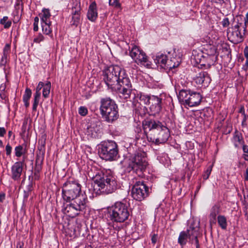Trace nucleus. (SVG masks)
I'll use <instances>...</instances> for the list:
<instances>
[{
	"label": "nucleus",
	"instance_id": "obj_35",
	"mask_svg": "<svg viewBox=\"0 0 248 248\" xmlns=\"http://www.w3.org/2000/svg\"><path fill=\"white\" fill-rule=\"evenodd\" d=\"M51 88V83L50 81H47L43 87V96L45 98H47L50 93V90Z\"/></svg>",
	"mask_w": 248,
	"mask_h": 248
},
{
	"label": "nucleus",
	"instance_id": "obj_28",
	"mask_svg": "<svg viewBox=\"0 0 248 248\" xmlns=\"http://www.w3.org/2000/svg\"><path fill=\"white\" fill-rule=\"evenodd\" d=\"M41 23L51 22L49 20L51 15L48 9H44L42 10V13L40 14Z\"/></svg>",
	"mask_w": 248,
	"mask_h": 248
},
{
	"label": "nucleus",
	"instance_id": "obj_15",
	"mask_svg": "<svg viewBox=\"0 0 248 248\" xmlns=\"http://www.w3.org/2000/svg\"><path fill=\"white\" fill-rule=\"evenodd\" d=\"M162 98L159 96L152 95L150 99L149 109L151 115L155 116L162 110Z\"/></svg>",
	"mask_w": 248,
	"mask_h": 248
},
{
	"label": "nucleus",
	"instance_id": "obj_1",
	"mask_svg": "<svg viewBox=\"0 0 248 248\" xmlns=\"http://www.w3.org/2000/svg\"><path fill=\"white\" fill-rule=\"evenodd\" d=\"M81 186L77 181L68 180L62 187V197L66 202L62 206V212L71 218H74L86 210L88 199L86 195L81 194Z\"/></svg>",
	"mask_w": 248,
	"mask_h": 248
},
{
	"label": "nucleus",
	"instance_id": "obj_3",
	"mask_svg": "<svg viewBox=\"0 0 248 248\" xmlns=\"http://www.w3.org/2000/svg\"><path fill=\"white\" fill-rule=\"evenodd\" d=\"M88 174L94 183V187L101 193L109 194L113 192L117 188V183L112 175H108L102 171L97 170L95 167H92L88 170Z\"/></svg>",
	"mask_w": 248,
	"mask_h": 248
},
{
	"label": "nucleus",
	"instance_id": "obj_53",
	"mask_svg": "<svg viewBox=\"0 0 248 248\" xmlns=\"http://www.w3.org/2000/svg\"><path fill=\"white\" fill-rule=\"evenodd\" d=\"M42 169V165L35 164L34 170L37 172H40Z\"/></svg>",
	"mask_w": 248,
	"mask_h": 248
},
{
	"label": "nucleus",
	"instance_id": "obj_4",
	"mask_svg": "<svg viewBox=\"0 0 248 248\" xmlns=\"http://www.w3.org/2000/svg\"><path fill=\"white\" fill-rule=\"evenodd\" d=\"M100 105V114L105 121L112 124L118 119L119 108L114 100L108 97L102 98Z\"/></svg>",
	"mask_w": 248,
	"mask_h": 248
},
{
	"label": "nucleus",
	"instance_id": "obj_7",
	"mask_svg": "<svg viewBox=\"0 0 248 248\" xmlns=\"http://www.w3.org/2000/svg\"><path fill=\"white\" fill-rule=\"evenodd\" d=\"M118 147L113 140L104 141L98 145V154L99 156L106 161L116 160L118 157Z\"/></svg>",
	"mask_w": 248,
	"mask_h": 248
},
{
	"label": "nucleus",
	"instance_id": "obj_25",
	"mask_svg": "<svg viewBox=\"0 0 248 248\" xmlns=\"http://www.w3.org/2000/svg\"><path fill=\"white\" fill-rule=\"evenodd\" d=\"M156 64H159L162 68L166 69L168 59L166 55L163 53H158L154 60Z\"/></svg>",
	"mask_w": 248,
	"mask_h": 248
},
{
	"label": "nucleus",
	"instance_id": "obj_14",
	"mask_svg": "<svg viewBox=\"0 0 248 248\" xmlns=\"http://www.w3.org/2000/svg\"><path fill=\"white\" fill-rule=\"evenodd\" d=\"M241 30L236 28V26H232L227 30V36L232 42L237 44L242 42L244 40L245 32Z\"/></svg>",
	"mask_w": 248,
	"mask_h": 248
},
{
	"label": "nucleus",
	"instance_id": "obj_23",
	"mask_svg": "<svg viewBox=\"0 0 248 248\" xmlns=\"http://www.w3.org/2000/svg\"><path fill=\"white\" fill-rule=\"evenodd\" d=\"M197 53L206 55L207 57L210 56L217 57L216 48L215 46L211 45H207L203 48V49L201 51Z\"/></svg>",
	"mask_w": 248,
	"mask_h": 248
},
{
	"label": "nucleus",
	"instance_id": "obj_6",
	"mask_svg": "<svg viewBox=\"0 0 248 248\" xmlns=\"http://www.w3.org/2000/svg\"><path fill=\"white\" fill-rule=\"evenodd\" d=\"M148 165L146 154L142 151L136 152L130 159L127 169L133 171L139 177H143V173Z\"/></svg>",
	"mask_w": 248,
	"mask_h": 248
},
{
	"label": "nucleus",
	"instance_id": "obj_11",
	"mask_svg": "<svg viewBox=\"0 0 248 248\" xmlns=\"http://www.w3.org/2000/svg\"><path fill=\"white\" fill-rule=\"evenodd\" d=\"M129 55L134 61L138 64L149 65L148 57L145 53L140 48L133 45L131 48L129 46Z\"/></svg>",
	"mask_w": 248,
	"mask_h": 248
},
{
	"label": "nucleus",
	"instance_id": "obj_64",
	"mask_svg": "<svg viewBox=\"0 0 248 248\" xmlns=\"http://www.w3.org/2000/svg\"><path fill=\"white\" fill-rule=\"evenodd\" d=\"M244 21L246 25L248 24V12L246 14V17H244Z\"/></svg>",
	"mask_w": 248,
	"mask_h": 248
},
{
	"label": "nucleus",
	"instance_id": "obj_10",
	"mask_svg": "<svg viewBox=\"0 0 248 248\" xmlns=\"http://www.w3.org/2000/svg\"><path fill=\"white\" fill-rule=\"evenodd\" d=\"M148 140L149 141L152 142L156 145L165 143L168 140L170 133L169 129L162 125L161 128L154 131V135Z\"/></svg>",
	"mask_w": 248,
	"mask_h": 248
},
{
	"label": "nucleus",
	"instance_id": "obj_51",
	"mask_svg": "<svg viewBox=\"0 0 248 248\" xmlns=\"http://www.w3.org/2000/svg\"><path fill=\"white\" fill-rule=\"evenodd\" d=\"M243 116V120H242V126H247V123H246V121H247V120L248 118V115H247L246 113H245L244 114H242Z\"/></svg>",
	"mask_w": 248,
	"mask_h": 248
},
{
	"label": "nucleus",
	"instance_id": "obj_41",
	"mask_svg": "<svg viewBox=\"0 0 248 248\" xmlns=\"http://www.w3.org/2000/svg\"><path fill=\"white\" fill-rule=\"evenodd\" d=\"M212 171V167L210 166L206 170L204 171V174H203V179L204 180H207L209 176H210L211 172Z\"/></svg>",
	"mask_w": 248,
	"mask_h": 248
},
{
	"label": "nucleus",
	"instance_id": "obj_16",
	"mask_svg": "<svg viewBox=\"0 0 248 248\" xmlns=\"http://www.w3.org/2000/svg\"><path fill=\"white\" fill-rule=\"evenodd\" d=\"M80 2L76 1L74 3V6L72 8V20L71 25L77 27L80 22Z\"/></svg>",
	"mask_w": 248,
	"mask_h": 248
},
{
	"label": "nucleus",
	"instance_id": "obj_21",
	"mask_svg": "<svg viewBox=\"0 0 248 248\" xmlns=\"http://www.w3.org/2000/svg\"><path fill=\"white\" fill-rule=\"evenodd\" d=\"M231 26H236V28H239L244 32L246 31L247 25L244 21V17L242 15H238L234 17Z\"/></svg>",
	"mask_w": 248,
	"mask_h": 248
},
{
	"label": "nucleus",
	"instance_id": "obj_26",
	"mask_svg": "<svg viewBox=\"0 0 248 248\" xmlns=\"http://www.w3.org/2000/svg\"><path fill=\"white\" fill-rule=\"evenodd\" d=\"M10 51V46L9 44H6L3 49V54L0 62V65L1 66H5L7 63L8 56Z\"/></svg>",
	"mask_w": 248,
	"mask_h": 248
},
{
	"label": "nucleus",
	"instance_id": "obj_5",
	"mask_svg": "<svg viewBox=\"0 0 248 248\" xmlns=\"http://www.w3.org/2000/svg\"><path fill=\"white\" fill-rule=\"evenodd\" d=\"M107 218L113 223H123L128 219L129 210L126 203L116 202L107 208Z\"/></svg>",
	"mask_w": 248,
	"mask_h": 248
},
{
	"label": "nucleus",
	"instance_id": "obj_33",
	"mask_svg": "<svg viewBox=\"0 0 248 248\" xmlns=\"http://www.w3.org/2000/svg\"><path fill=\"white\" fill-rule=\"evenodd\" d=\"M51 24V22L41 23L43 32L46 35L50 34L52 32Z\"/></svg>",
	"mask_w": 248,
	"mask_h": 248
},
{
	"label": "nucleus",
	"instance_id": "obj_8",
	"mask_svg": "<svg viewBox=\"0 0 248 248\" xmlns=\"http://www.w3.org/2000/svg\"><path fill=\"white\" fill-rule=\"evenodd\" d=\"M178 97L182 104L189 107L199 105L202 99V96L200 93L187 90H181Z\"/></svg>",
	"mask_w": 248,
	"mask_h": 248
},
{
	"label": "nucleus",
	"instance_id": "obj_57",
	"mask_svg": "<svg viewBox=\"0 0 248 248\" xmlns=\"http://www.w3.org/2000/svg\"><path fill=\"white\" fill-rule=\"evenodd\" d=\"M157 240V235L154 234L151 238V241L153 244H155L156 243Z\"/></svg>",
	"mask_w": 248,
	"mask_h": 248
},
{
	"label": "nucleus",
	"instance_id": "obj_45",
	"mask_svg": "<svg viewBox=\"0 0 248 248\" xmlns=\"http://www.w3.org/2000/svg\"><path fill=\"white\" fill-rule=\"evenodd\" d=\"M38 23H39V18L37 16L35 17L34 19V23H33V31H37L38 30Z\"/></svg>",
	"mask_w": 248,
	"mask_h": 248
},
{
	"label": "nucleus",
	"instance_id": "obj_42",
	"mask_svg": "<svg viewBox=\"0 0 248 248\" xmlns=\"http://www.w3.org/2000/svg\"><path fill=\"white\" fill-rule=\"evenodd\" d=\"M44 39V37L43 35L39 33L36 37H35L33 39V42L36 43H39L40 42L43 41Z\"/></svg>",
	"mask_w": 248,
	"mask_h": 248
},
{
	"label": "nucleus",
	"instance_id": "obj_62",
	"mask_svg": "<svg viewBox=\"0 0 248 248\" xmlns=\"http://www.w3.org/2000/svg\"><path fill=\"white\" fill-rule=\"evenodd\" d=\"M242 146L243 152L245 153H248V145L244 144Z\"/></svg>",
	"mask_w": 248,
	"mask_h": 248
},
{
	"label": "nucleus",
	"instance_id": "obj_22",
	"mask_svg": "<svg viewBox=\"0 0 248 248\" xmlns=\"http://www.w3.org/2000/svg\"><path fill=\"white\" fill-rule=\"evenodd\" d=\"M186 232H187L189 236V242L193 243V238L198 237L199 234V224L195 226L194 224L190 225L188 229H187Z\"/></svg>",
	"mask_w": 248,
	"mask_h": 248
},
{
	"label": "nucleus",
	"instance_id": "obj_12",
	"mask_svg": "<svg viewBox=\"0 0 248 248\" xmlns=\"http://www.w3.org/2000/svg\"><path fill=\"white\" fill-rule=\"evenodd\" d=\"M192 59L195 62L204 67L205 68H209L211 65H214L217 60V57H212L197 53V51H193L192 53Z\"/></svg>",
	"mask_w": 248,
	"mask_h": 248
},
{
	"label": "nucleus",
	"instance_id": "obj_52",
	"mask_svg": "<svg viewBox=\"0 0 248 248\" xmlns=\"http://www.w3.org/2000/svg\"><path fill=\"white\" fill-rule=\"evenodd\" d=\"M7 155H10L12 152V147L8 144L5 147Z\"/></svg>",
	"mask_w": 248,
	"mask_h": 248
},
{
	"label": "nucleus",
	"instance_id": "obj_46",
	"mask_svg": "<svg viewBox=\"0 0 248 248\" xmlns=\"http://www.w3.org/2000/svg\"><path fill=\"white\" fill-rule=\"evenodd\" d=\"M40 99L38 98H33V103L32 105V110L33 111H36L37 106L38 105Z\"/></svg>",
	"mask_w": 248,
	"mask_h": 248
},
{
	"label": "nucleus",
	"instance_id": "obj_63",
	"mask_svg": "<svg viewBox=\"0 0 248 248\" xmlns=\"http://www.w3.org/2000/svg\"><path fill=\"white\" fill-rule=\"evenodd\" d=\"M238 112L239 113H241L242 115L245 113V108L243 106H241Z\"/></svg>",
	"mask_w": 248,
	"mask_h": 248
},
{
	"label": "nucleus",
	"instance_id": "obj_61",
	"mask_svg": "<svg viewBox=\"0 0 248 248\" xmlns=\"http://www.w3.org/2000/svg\"><path fill=\"white\" fill-rule=\"evenodd\" d=\"M6 89L5 84H1L0 86V92H4Z\"/></svg>",
	"mask_w": 248,
	"mask_h": 248
},
{
	"label": "nucleus",
	"instance_id": "obj_32",
	"mask_svg": "<svg viewBox=\"0 0 248 248\" xmlns=\"http://www.w3.org/2000/svg\"><path fill=\"white\" fill-rule=\"evenodd\" d=\"M152 95H148L141 93L138 94L140 100L144 104L148 105H150V99H151Z\"/></svg>",
	"mask_w": 248,
	"mask_h": 248
},
{
	"label": "nucleus",
	"instance_id": "obj_27",
	"mask_svg": "<svg viewBox=\"0 0 248 248\" xmlns=\"http://www.w3.org/2000/svg\"><path fill=\"white\" fill-rule=\"evenodd\" d=\"M188 239H189V236L187 232L186 231H182L179 234L178 243L181 246H184L186 244Z\"/></svg>",
	"mask_w": 248,
	"mask_h": 248
},
{
	"label": "nucleus",
	"instance_id": "obj_47",
	"mask_svg": "<svg viewBox=\"0 0 248 248\" xmlns=\"http://www.w3.org/2000/svg\"><path fill=\"white\" fill-rule=\"evenodd\" d=\"M245 206L244 212L245 213V216L247 217V219H248V200L245 197Z\"/></svg>",
	"mask_w": 248,
	"mask_h": 248
},
{
	"label": "nucleus",
	"instance_id": "obj_9",
	"mask_svg": "<svg viewBox=\"0 0 248 248\" xmlns=\"http://www.w3.org/2000/svg\"><path fill=\"white\" fill-rule=\"evenodd\" d=\"M133 186L131 189V195L134 199L141 201L147 198L149 194V188L143 181H133Z\"/></svg>",
	"mask_w": 248,
	"mask_h": 248
},
{
	"label": "nucleus",
	"instance_id": "obj_55",
	"mask_svg": "<svg viewBox=\"0 0 248 248\" xmlns=\"http://www.w3.org/2000/svg\"><path fill=\"white\" fill-rule=\"evenodd\" d=\"M192 244L195 245L196 248H200V246L199 244V241L198 239V237H196L193 238V243Z\"/></svg>",
	"mask_w": 248,
	"mask_h": 248
},
{
	"label": "nucleus",
	"instance_id": "obj_24",
	"mask_svg": "<svg viewBox=\"0 0 248 248\" xmlns=\"http://www.w3.org/2000/svg\"><path fill=\"white\" fill-rule=\"evenodd\" d=\"M232 141L236 148H239L240 145H243L245 143L242 134L237 130H236L233 133Z\"/></svg>",
	"mask_w": 248,
	"mask_h": 248
},
{
	"label": "nucleus",
	"instance_id": "obj_2",
	"mask_svg": "<svg viewBox=\"0 0 248 248\" xmlns=\"http://www.w3.org/2000/svg\"><path fill=\"white\" fill-rule=\"evenodd\" d=\"M103 76L109 89L117 92L121 98L124 100L130 98L132 85L125 70L118 65H110L104 70Z\"/></svg>",
	"mask_w": 248,
	"mask_h": 248
},
{
	"label": "nucleus",
	"instance_id": "obj_31",
	"mask_svg": "<svg viewBox=\"0 0 248 248\" xmlns=\"http://www.w3.org/2000/svg\"><path fill=\"white\" fill-rule=\"evenodd\" d=\"M217 222L219 226L223 230H226L227 227V219L225 216L219 215L217 217Z\"/></svg>",
	"mask_w": 248,
	"mask_h": 248
},
{
	"label": "nucleus",
	"instance_id": "obj_48",
	"mask_svg": "<svg viewBox=\"0 0 248 248\" xmlns=\"http://www.w3.org/2000/svg\"><path fill=\"white\" fill-rule=\"evenodd\" d=\"M221 24L224 28L228 27L230 25L229 18L228 17L224 18L221 21Z\"/></svg>",
	"mask_w": 248,
	"mask_h": 248
},
{
	"label": "nucleus",
	"instance_id": "obj_59",
	"mask_svg": "<svg viewBox=\"0 0 248 248\" xmlns=\"http://www.w3.org/2000/svg\"><path fill=\"white\" fill-rule=\"evenodd\" d=\"M41 96V92L36 91L34 94V98L40 99Z\"/></svg>",
	"mask_w": 248,
	"mask_h": 248
},
{
	"label": "nucleus",
	"instance_id": "obj_39",
	"mask_svg": "<svg viewBox=\"0 0 248 248\" xmlns=\"http://www.w3.org/2000/svg\"><path fill=\"white\" fill-rule=\"evenodd\" d=\"M109 4L115 8H121V5L118 0H109Z\"/></svg>",
	"mask_w": 248,
	"mask_h": 248
},
{
	"label": "nucleus",
	"instance_id": "obj_50",
	"mask_svg": "<svg viewBox=\"0 0 248 248\" xmlns=\"http://www.w3.org/2000/svg\"><path fill=\"white\" fill-rule=\"evenodd\" d=\"M228 0H211L212 2L215 3L217 5L221 6Z\"/></svg>",
	"mask_w": 248,
	"mask_h": 248
},
{
	"label": "nucleus",
	"instance_id": "obj_34",
	"mask_svg": "<svg viewBox=\"0 0 248 248\" xmlns=\"http://www.w3.org/2000/svg\"><path fill=\"white\" fill-rule=\"evenodd\" d=\"M15 155L19 157L26 153V150L22 145H19L15 147Z\"/></svg>",
	"mask_w": 248,
	"mask_h": 248
},
{
	"label": "nucleus",
	"instance_id": "obj_56",
	"mask_svg": "<svg viewBox=\"0 0 248 248\" xmlns=\"http://www.w3.org/2000/svg\"><path fill=\"white\" fill-rule=\"evenodd\" d=\"M6 131L4 127H0V137H3L6 134Z\"/></svg>",
	"mask_w": 248,
	"mask_h": 248
},
{
	"label": "nucleus",
	"instance_id": "obj_17",
	"mask_svg": "<svg viewBox=\"0 0 248 248\" xmlns=\"http://www.w3.org/2000/svg\"><path fill=\"white\" fill-rule=\"evenodd\" d=\"M24 159L15 162L11 167V178L15 181H18L23 171Z\"/></svg>",
	"mask_w": 248,
	"mask_h": 248
},
{
	"label": "nucleus",
	"instance_id": "obj_37",
	"mask_svg": "<svg viewBox=\"0 0 248 248\" xmlns=\"http://www.w3.org/2000/svg\"><path fill=\"white\" fill-rule=\"evenodd\" d=\"M218 212L216 211V209H213L210 214V222L211 223H216V216Z\"/></svg>",
	"mask_w": 248,
	"mask_h": 248
},
{
	"label": "nucleus",
	"instance_id": "obj_18",
	"mask_svg": "<svg viewBox=\"0 0 248 248\" xmlns=\"http://www.w3.org/2000/svg\"><path fill=\"white\" fill-rule=\"evenodd\" d=\"M100 124L101 122L97 120L91 121L87 127L88 134L95 138L97 133L100 131Z\"/></svg>",
	"mask_w": 248,
	"mask_h": 248
},
{
	"label": "nucleus",
	"instance_id": "obj_29",
	"mask_svg": "<svg viewBox=\"0 0 248 248\" xmlns=\"http://www.w3.org/2000/svg\"><path fill=\"white\" fill-rule=\"evenodd\" d=\"M180 63V61L177 60L175 58H172L168 60L167 62L166 69H171L178 67Z\"/></svg>",
	"mask_w": 248,
	"mask_h": 248
},
{
	"label": "nucleus",
	"instance_id": "obj_58",
	"mask_svg": "<svg viewBox=\"0 0 248 248\" xmlns=\"http://www.w3.org/2000/svg\"><path fill=\"white\" fill-rule=\"evenodd\" d=\"M242 69L245 71H247L248 69V60L247 59L245 63L243 65L242 67Z\"/></svg>",
	"mask_w": 248,
	"mask_h": 248
},
{
	"label": "nucleus",
	"instance_id": "obj_36",
	"mask_svg": "<svg viewBox=\"0 0 248 248\" xmlns=\"http://www.w3.org/2000/svg\"><path fill=\"white\" fill-rule=\"evenodd\" d=\"M0 24L3 25L4 29H8L12 25V21L9 20L8 16H5L0 20Z\"/></svg>",
	"mask_w": 248,
	"mask_h": 248
},
{
	"label": "nucleus",
	"instance_id": "obj_13",
	"mask_svg": "<svg viewBox=\"0 0 248 248\" xmlns=\"http://www.w3.org/2000/svg\"><path fill=\"white\" fill-rule=\"evenodd\" d=\"M163 124L161 122L153 119H147L142 121V126L144 132L148 140L152 136L150 134L154 135V131L158 128H161Z\"/></svg>",
	"mask_w": 248,
	"mask_h": 248
},
{
	"label": "nucleus",
	"instance_id": "obj_60",
	"mask_svg": "<svg viewBox=\"0 0 248 248\" xmlns=\"http://www.w3.org/2000/svg\"><path fill=\"white\" fill-rule=\"evenodd\" d=\"M244 54L247 59L248 60V47L246 46L244 50Z\"/></svg>",
	"mask_w": 248,
	"mask_h": 248
},
{
	"label": "nucleus",
	"instance_id": "obj_54",
	"mask_svg": "<svg viewBox=\"0 0 248 248\" xmlns=\"http://www.w3.org/2000/svg\"><path fill=\"white\" fill-rule=\"evenodd\" d=\"M45 84H44V83L42 82V81H40L39 82L37 86L36 87V91H41V89L44 87Z\"/></svg>",
	"mask_w": 248,
	"mask_h": 248
},
{
	"label": "nucleus",
	"instance_id": "obj_40",
	"mask_svg": "<svg viewBox=\"0 0 248 248\" xmlns=\"http://www.w3.org/2000/svg\"><path fill=\"white\" fill-rule=\"evenodd\" d=\"M78 113L82 116H86L88 113L87 108L84 106L80 107L78 109Z\"/></svg>",
	"mask_w": 248,
	"mask_h": 248
},
{
	"label": "nucleus",
	"instance_id": "obj_38",
	"mask_svg": "<svg viewBox=\"0 0 248 248\" xmlns=\"http://www.w3.org/2000/svg\"><path fill=\"white\" fill-rule=\"evenodd\" d=\"M31 91L29 88H26L23 96V100H29L31 95Z\"/></svg>",
	"mask_w": 248,
	"mask_h": 248
},
{
	"label": "nucleus",
	"instance_id": "obj_44",
	"mask_svg": "<svg viewBox=\"0 0 248 248\" xmlns=\"http://www.w3.org/2000/svg\"><path fill=\"white\" fill-rule=\"evenodd\" d=\"M31 176H29V180L30 181L29 184L28 186H27L25 190H29L30 192H31L33 189V182L32 180H31Z\"/></svg>",
	"mask_w": 248,
	"mask_h": 248
},
{
	"label": "nucleus",
	"instance_id": "obj_20",
	"mask_svg": "<svg viewBox=\"0 0 248 248\" xmlns=\"http://www.w3.org/2000/svg\"><path fill=\"white\" fill-rule=\"evenodd\" d=\"M87 16L88 19L91 21L94 22L96 20L98 14L97 12V5L95 1L92 2L89 5Z\"/></svg>",
	"mask_w": 248,
	"mask_h": 248
},
{
	"label": "nucleus",
	"instance_id": "obj_49",
	"mask_svg": "<svg viewBox=\"0 0 248 248\" xmlns=\"http://www.w3.org/2000/svg\"><path fill=\"white\" fill-rule=\"evenodd\" d=\"M31 194V192L29 190H26L24 189V194H23V202H25L27 201V199L29 196V195Z\"/></svg>",
	"mask_w": 248,
	"mask_h": 248
},
{
	"label": "nucleus",
	"instance_id": "obj_30",
	"mask_svg": "<svg viewBox=\"0 0 248 248\" xmlns=\"http://www.w3.org/2000/svg\"><path fill=\"white\" fill-rule=\"evenodd\" d=\"M42 148H44V146L41 147L39 152H37L35 164H43L44 159L45 150H42Z\"/></svg>",
	"mask_w": 248,
	"mask_h": 248
},
{
	"label": "nucleus",
	"instance_id": "obj_19",
	"mask_svg": "<svg viewBox=\"0 0 248 248\" xmlns=\"http://www.w3.org/2000/svg\"><path fill=\"white\" fill-rule=\"evenodd\" d=\"M195 82L198 84H202L204 86H208L211 81L209 74L206 72L199 73L195 78Z\"/></svg>",
	"mask_w": 248,
	"mask_h": 248
},
{
	"label": "nucleus",
	"instance_id": "obj_43",
	"mask_svg": "<svg viewBox=\"0 0 248 248\" xmlns=\"http://www.w3.org/2000/svg\"><path fill=\"white\" fill-rule=\"evenodd\" d=\"M32 173H33V175L32 176L30 175L31 176V180H32L33 181V180H38L40 178V172L35 171V170H34V172L32 171Z\"/></svg>",
	"mask_w": 248,
	"mask_h": 248
}]
</instances>
